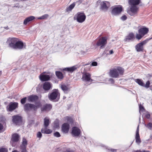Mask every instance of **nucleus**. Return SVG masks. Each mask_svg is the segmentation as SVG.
<instances>
[{"instance_id": "obj_1", "label": "nucleus", "mask_w": 152, "mask_h": 152, "mask_svg": "<svg viewBox=\"0 0 152 152\" xmlns=\"http://www.w3.org/2000/svg\"><path fill=\"white\" fill-rule=\"evenodd\" d=\"M15 39H10L7 42L9 43V46L11 48L14 49L21 50L23 47H25V43L21 41H16Z\"/></svg>"}, {"instance_id": "obj_35", "label": "nucleus", "mask_w": 152, "mask_h": 152, "mask_svg": "<svg viewBox=\"0 0 152 152\" xmlns=\"http://www.w3.org/2000/svg\"><path fill=\"white\" fill-rule=\"evenodd\" d=\"M27 98L26 97H24L22 99L20 100V102L22 104H24L26 102Z\"/></svg>"}, {"instance_id": "obj_57", "label": "nucleus", "mask_w": 152, "mask_h": 152, "mask_svg": "<svg viewBox=\"0 0 152 152\" xmlns=\"http://www.w3.org/2000/svg\"><path fill=\"white\" fill-rule=\"evenodd\" d=\"M83 4H85V3H83Z\"/></svg>"}, {"instance_id": "obj_56", "label": "nucleus", "mask_w": 152, "mask_h": 152, "mask_svg": "<svg viewBox=\"0 0 152 152\" xmlns=\"http://www.w3.org/2000/svg\"><path fill=\"white\" fill-rule=\"evenodd\" d=\"M16 69H15V70H16ZM15 70V69H13V70Z\"/></svg>"}, {"instance_id": "obj_34", "label": "nucleus", "mask_w": 152, "mask_h": 152, "mask_svg": "<svg viewBox=\"0 0 152 152\" xmlns=\"http://www.w3.org/2000/svg\"><path fill=\"white\" fill-rule=\"evenodd\" d=\"M145 126L150 129H152V124L149 123L148 124H145Z\"/></svg>"}, {"instance_id": "obj_50", "label": "nucleus", "mask_w": 152, "mask_h": 152, "mask_svg": "<svg viewBox=\"0 0 152 152\" xmlns=\"http://www.w3.org/2000/svg\"><path fill=\"white\" fill-rule=\"evenodd\" d=\"M130 39V38H129V39H124V41H125V42H126V41H128V42H129L130 41V40L131 39Z\"/></svg>"}, {"instance_id": "obj_59", "label": "nucleus", "mask_w": 152, "mask_h": 152, "mask_svg": "<svg viewBox=\"0 0 152 152\" xmlns=\"http://www.w3.org/2000/svg\"><path fill=\"white\" fill-rule=\"evenodd\" d=\"M151 38H152V37H151Z\"/></svg>"}, {"instance_id": "obj_51", "label": "nucleus", "mask_w": 152, "mask_h": 152, "mask_svg": "<svg viewBox=\"0 0 152 152\" xmlns=\"http://www.w3.org/2000/svg\"><path fill=\"white\" fill-rule=\"evenodd\" d=\"M113 53V50H111L109 51V54H112Z\"/></svg>"}, {"instance_id": "obj_12", "label": "nucleus", "mask_w": 152, "mask_h": 152, "mask_svg": "<svg viewBox=\"0 0 152 152\" xmlns=\"http://www.w3.org/2000/svg\"><path fill=\"white\" fill-rule=\"evenodd\" d=\"M122 10V7L121 6H119L114 7L112 11V13L114 15H116L120 13Z\"/></svg>"}, {"instance_id": "obj_28", "label": "nucleus", "mask_w": 152, "mask_h": 152, "mask_svg": "<svg viewBox=\"0 0 152 152\" xmlns=\"http://www.w3.org/2000/svg\"><path fill=\"white\" fill-rule=\"evenodd\" d=\"M41 132L42 133L46 134H50L52 132V130L51 129H47L45 127L44 128H42L41 129Z\"/></svg>"}, {"instance_id": "obj_9", "label": "nucleus", "mask_w": 152, "mask_h": 152, "mask_svg": "<svg viewBox=\"0 0 152 152\" xmlns=\"http://www.w3.org/2000/svg\"><path fill=\"white\" fill-rule=\"evenodd\" d=\"M107 39H99L96 43L97 46H100V49L104 48L107 43Z\"/></svg>"}, {"instance_id": "obj_36", "label": "nucleus", "mask_w": 152, "mask_h": 152, "mask_svg": "<svg viewBox=\"0 0 152 152\" xmlns=\"http://www.w3.org/2000/svg\"><path fill=\"white\" fill-rule=\"evenodd\" d=\"M134 34L133 33H131L129 34L126 38H133L134 37Z\"/></svg>"}, {"instance_id": "obj_4", "label": "nucleus", "mask_w": 152, "mask_h": 152, "mask_svg": "<svg viewBox=\"0 0 152 152\" xmlns=\"http://www.w3.org/2000/svg\"><path fill=\"white\" fill-rule=\"evenodd\" d=\"M149 29L145 27H143L139 29L138 33L136 34V38H142L147 34Z\"/></svg>"}, {"instance_id": "obj_44", "label": "nucleus", "mask_w": 152, "mask_h": 152, "mask_svg": "<svg viewBox=\"0 0 152 152\" xmlns=\"http://www.w3.org/2000/svg\"><path fill=\"white\" fill-rule=\"evenodd\" d=\"M127 19L126 16L125 15H123L121 18V19L123 20H126Z\"/></svg>"}, {"instance_id": "obj_10", "label": "nucleus", "mask_w": 152, "mask_h": 152, "mask_svg": "<svg viewBox=\"0 0 152 152\" xmlns=\"http://www.w3.org/2000/svg\"><path fill=\"white\" fill-rule=\"evenodd\" d=\"M12 121L13 123L16 125H19L22 121V118L18 115L12 116Z\"/></svg>"}, {"instance_id": "obj_53", "label": "nucleus", "mask_w": 152, "mask_h": 152, "mask_svg": "<svg viewBox=\"0 0 152 152\" xmlns=\"http://www.w3.org/2000/svg\"><path fill=\"white\" fill-rule=\"evenodd\" d=\"M4 28L6 29V30H7L8 29H9V28L8 27V26H6V27H3Z\"/></svg>"}, {"instance_id": "obj_26", "label": "nucleus", "mask_w": 152, "mask_h": 152, "mask_svg": "<svg viewBox=\"0 0 152 152\" xmlns=\"http://www.w3.org/2000/svg\"><path fill=\"white\" fill-rule=\"evenodd\" d=\"M77 69L75 66H73L70 67H67L64 68L63 69L64 71H66L70 72H72Z\"/></svg>"}, {"instance_id": "obj_48", "label": "nucleus", "mask_w": 152, "mask_h": 152, "mask_svg": "<svg viewBox=\"0 0 152 152\" xmlns=\"http://www.w3.org/2000/svg\"><path fill=\"white\" fill-rule=\"evenodd\" d=\"M145 116V117L148 119L150 118V115L149 113L146 114Z\"/></svg>"}, {"instance_id": "obj_15", "label": "nucleus", "mask_w": 152, "mask_h": 152, "mask_svg": "<svg viewBox=\"0 0 152 152\" xmlns=\"http://www.w3.org/2000/svg\"><path fill=\"white\" fill-rule=\"evenodd\" d=\"M38 99V97L37 95H32L28 96V100L29 102H34L36 104Z\"/></svg>"}, {"instance_id": "obj_27", "label": "nucleus", "mask_w": 152, "mask_h": 152, "mask_svg": "<svg viewBox=\"0 0 152 152\" xmlns=\"http://www.w3.org/2000/svg\"><path fill=\"white\" fill-rule=\"evenodd\" d=\"M50 123V119L48 117L45 118L44 119V126L46 128L48 127Z\"/></svg>"}, {"instance_id": "obj_8", "label": "nucleus", "mask_w": 152, "mask_h": 152, "mask_svg": "<svg viewBox=\"0 0 152 152\" xmlns=\"http://www.w3.org/2000/svg\"><path fill=\"white\" fill-rule=\"evenodd\" d=\"M147 39L142 42H141L137 44L135 46V49L137 52L143 51V45H145L149 40L150 39Z\"/></svg>"}, {"instance_id": "obj_45", "label": "nucleus", "mask_w": 152, "mask_h": 152, "mask_svg": "<svg viewBox=\"0 0 152 152\" xmlns=\"http://www.w3.org/2000/svg\"><path fill=\"white\" fill-rule=\"evenodd\" d=\"M97 62L96 61L93 62L91 63V65L93 66H95L97 65Z\"/></svg>"}, {"instance_id": "obj_13", "label": "nucleus", "mask_w": 152, "mask_h": 152, "mask_svg": "<svg viewBox=\"0 0 152 152\" xmlns=\"http://www.w3.org/2000/svg\"><path fill=\"white\" fill-rule=\"evenodd\" d=\"M110 6V2L108 1H103L101 4V9L104 11H107Z\"/></svg>"}, {"instance_id": "obj_31", "label": "nucleus", "mask_w": 152, "mask_h": 152, "mask_svg": "<svg viewBox=\"0 0 152 152\" xmlns=\"http://www.w3.org/2000/svg\"><path fill=\"white\" fill-rule=\"evenodd\" d=\"M135 81L139 85L143 87L144 86V84L142 80L139 79H137L135 80Z\"/></svg>"}, {"instance_id": "obj_43", "label": "nucleus", "mask_w": 152, "mask_h": 152, "mask_svg": "<svg viewBox=\"0 0 152 152\" xmlns=\"http://www.w3.org/2000/svg\"><path fill=\"white\" fill-rule=\"evenodd\" d=\"M140 112V111H143L144 110V109L143 107L141 105L139 106Z\"/></svg>"}, {"instance_id": "obj_14", "label": "nucleus", "mask_w": 152, "mask_h": 152, "mask_svg": "<svg viewBox=\"0 0 152 152\" xmlns=\"http://www.w3.org/2000/svg\"><path fill=\"white\" fill-rule=\"evenodd\" d=\"M42 112H48L50 111L52 108L51 104H46L40 107Z\"/></svg>"}, {"instance_id": "obj_18", "label": "nucleus", "mask_w": 152, "mask_h": 152, "mask_svg": "<svg viewBox=\"0 0 152 152\" xmlns=\"http://www.w3.org/2000/svg\"><path fill=\"white\" fill-rule=\"evenodd\" d=\"M91 75L88 73H86L83 74V75L82 79L83 80L86 81H89L90 80L92 81V80L91 79Z\"/></svg>"}, {"instance_id": "obj_41", "label": "nucleus", "mask_w": 152, "mask_h": 152, "mask_svg": "<svg viewBox=\"0 0 152 152\" xmlns=\"http://www.w3.org/2000/svg\"><path fill=\"white\" fill-rule=\"evenodd\" d=\"M84 0H79L78 1H76V2H74V3H75V5L76 4H77V5H79L81 3H82Z\"/></svg>"}, {"instance_id": "obj_37", "label": "nucleus", "mask_w": 152, "mask_h": 152, "mask_svg": "<svg viewBox=\"0 0 152 152\" xmlns=\"http://www.w3.org/2000/svg\"><path fill=\"white\" fill-rule=\"evenodd\" d=\"M150 84V81H148L146 82L145 85H144V86L143 87H145L146 88H148L149 87Z\"/></svg>"}, {"instance_id": "obj_30", "label": "nucleus", "mask_w": 152, "mask_h": 152, "mask_svg": "<svg viewBox=\"0 0 152 152\" xmlns=\"http://www.w3.org/2000/svg\"><path fill=\"white\" fill-rule=\"evenodd\" d=\"M56 76L58 78L62 79L63 78V76L62 73L60 71H56Z\"/></svg>"}, {"instance_id": "obj_11", "label": "nucleus", "mask_w": 152, "mask_h": 152, "mask_svg": "<svg viewBox=\"0 0 152 152\" xmlns=\"http://www.w3.org/2000/svg\"><path fill=\"white\" fill-rule=\"evenodd\" d=\"M18 103L16 102H11L8 107H7V109L8 111H12L18 107Z\"/></svg>"}, {"instance_id": "obj_21", "label": "nucleus", "mask_w": 152, "mask_h": 152, "mask_svg": "<svg viewBox=\"0 0 152 152\" xmlns=\"http://www.w3.org/2000/svg\"><path fill=\"white\" fill-rule=\"evenodd\" d=\"M22 141V143L20 145V149H26V146L28 144L27 140L24 137H23Z\"/></svg>"}, {"instance_id": "obj_42", "label": "nucleus", "mask_w": 152, "mask_h": 152, "mask_svg": "<svg viewBox=\"0 0 152 152\" xmlns=\"http://www.w3.org/2000/svg\"><path fill=\"white\" fill-rule=\"evenodd\" d=\"M42 134L40 132H38L37 134V137L40 139L42 137Z\"/></svg>"}, {"instance_id": "obj_19", "label": "nucleus", "mask_w": 152, "mask_h": 152, "mask_svg": "<svg viewBox=\"0 0 152 152\" xmlns=\"http://www.w3.org/2000/svg\"><path fill=\"white\" fill-rule=\"evenodd\" d=\"M62 130L63 132L66 133L68 132L69 128V125L67 123H65L62 126Z\"/></svg>"}, {"instance_id": "obj_52", "label": "nucleus", "mask_w": 152, "mask_h": 152, "mask_svg": "<svg viewBox=\"0 0 152 152\" xmlns=\"http://www.w3.org/2000/svg\"><path fill=\"white\" fill-rule=\"evenodd\" d=\"M110 150H111V151L113 152H116V149H110Z\"/></svg>"}, {"instance_id": "obj_39", "label": "nucleus", "mask_w": 152, "mask_h": 152, "mask_svg": "<svg viewBox=\"0 0 152 152\" xmlns=\"http://www.w3.org/2000/svg\"><path fill=\"white\" fill-rule=\"evenodd\" d=\"M7 149L5 148H1L0 149V152H7Z\"/></svg>"}, {"instance_id": "obj_46", "label": "nucleus", "mask_w": 152, "mask_h": 152, "mask_svg": "<svg viewBox=\"0 0 152 152\" xmlns=\"http://www.w3.org/2000/svg\"><path fill=\"white\" fill-rule=\"evenodd\" d=\"M109 81L111 82L112 83H114V80L112 78L110 79L109 80Z\"/></svg>"}, {"instance_id": "obj_38", "label": "nucleus", "mask_w": 152, "mask_h": 152, "mask_svg": "<svg viewBox=\"0 0 152 152\" xmlns=\"http://www.w3.org/2000/svg\"><path fill=\"white\" fill-rule=\"evenodd\" d=\"M54 136L56 137H60L61 135L59 132H56L54 133Z\"/></svg>"}, {"instance_id": "obj_22", "label": "nucleus", "mask_w": 152, "mask_h": 152, "mask_svg": "<svg viewBox=\"0 0 152 152\" xmlns=\"http://www.w3.org/2000/svg\"><path fill=\"white\" fill-rule=\"evenodd\" d=\"M140 0H129V3L131 6H136L139 4Z\"/></svg>"}, {"instance_id": "obj_49", "label": "nucleus", "mask_w": 152, "mask_h": 152, "mask_svg": "<svg viewBox=\"0 0 152 152\" xmlns=\"http://www.w3.org/2000/svg\"><path fill=\"white\" fill-rule=\"evenodd\" d=\"M66 152H72V151L69 148L66 149Z\"/></svg>"}, {"instance_id": "obj_2", "label": "nucleus", "mask_w": 152, "mask_h": 152, "mask_svg": "<svg viewBox=\"0 0 152 152\" xmlns=\"http://www.w3.org/2000/svg\"><path fill=\"white\" fill-rule=\"evenodd\" d=\"M42 106V104L40 102L38 101L36 103V105L29 103H26L24 105V109L26 112L30 111L32 109L36 111L38 108Z\"/></svg>"}, {"instance_id": "obj_33", "label": "nucleus", "mask_w": 152, "mask_h": 152, "mask_svg": "<svg viewBox=\"0 0 152 152\" xmlns=\"http://www.w3.org/2000/svg\"><path fill=\"white\" fill-rule=\"evenodd\" d=\"M48 16L49 15L48 14H46L42 15L40 17L38 18L37 19L40 20L44 19L47 18L48 17Z\"/></svg>"}, {"instance_id": "obj_40", "label": "nucleus", "mask_w": 152, "mask_h": 152, "mask_svg": "<svg viewBox=\"0 0 152 152\" xmlns=\"http://www.w3.org/2000/svg\"><path fill=\"white\" fill-rule=\"evenodd\" d=\"M21 151L20 152H27L26 149H20ZM12 152H18V151L16 150H15L12 151Z\"/></svg>"}, {"instance_id": "obj_23", "label": "nucleus", "mask_w": 152, "mask_h": 152, "mask_svg": "<svg viewBox=\"0 0 152 152\" xmlns=\"http://www.w3.org/2000/svg\"><path fill=\"white\" fill-rule=\"evenodd\" d=\"M136 142L137 143H140L141 142V140L139 134V126H138L136 132L135 136Z\"/></svg>"}, {"instance_id": "obj_29", "label": "nucleus", "mask_w": 152, "mask_h": 152, "mask_svg": "<svg viewBox=\"0 0 152 152\" xmlns=\"http://www.w3.org/2000/svg\"><path fill=\"white\" fill-rule=\"evenodd\" d=\"M138 8L136 6H132L130 8L131 12L135 14L137 12Z\"/></svg>"}, {"instance_id": "obj_20", "label": "nucleus", "mask_w": 152, "mask_h": 152, "mask_svg": "<svg viewBox=\"0 0 152 152\" xmlns=\"http://www.w3.org/2000/svg\"><path fill=\"white\" fill-rule=\"evenodd\" d=\"M61 88L62 90L65 94H67L70 91V88L68 85L62 84L61 86Z\"/></svg>"}, {"instance_id": "obj_25", "label": "nucleus", "mask_w": 152, "mask_h": 152, "mask_svg": "<svg viewBox=\"0 0 152 152\" xmlns=\"http://www.w3.org/2000/svg\"><path fill=\"white\" fill-rule=\"evenodd\" d=\"M34 19L35 17L32 16L28 17L24 20L23 22V24L25 25H26L28 22L31 21Z\"/></svg>"}, {"instance_id": "obj_6", "label": "nucleus", "mask_w": 152, "mask_h": 152, "mask_svg": "<svg viewBox=\"0 0 152 152\" xmlns=\"http://www.w3.org/2000/svg\"><path fill=\"white\" fill-rule=\"evenodd\" d=\"M75 16L76 17V19L77 22L80 23L83 22L85 20L86 18V16L83 12H78Z\"/></svg>"}, {"instance_id": "obj_32", "label": "nucleus", "mask_w": 152, "mask_h": 152, "mask_svg": "<svg viewBox=\"0 0 152 152\" xmlns=\"http://www.w3.org/2000/svg\"><path fill=\"white\" fill-rule=\"evenodd\" d=\"M75 6V3L73 2L72 4H71L66 9V10L67 12L71 11L72 9L74 8Z\"/></svg>"}, {"instance_id": "obj_17", "label": "nucleus", "mask_w": 152, "mask_h": 152, "mask_svg": "<svg viewBox=\"0 0 152 152\" xmlns=\"http://www.w3.org/2000/svg\"><path fill=\"white\" fill-rule=\"evenodd\" d=\"M52 88V85L48 82H45L43 85V88L46 92H47Z\"/></svg>"}, {"instance_id": "obj_16", "label": "nucleus", "mask_w": 152, "mask_h": 152, "mask_svg": "<svg viewBox=\"0 0 152 152\" xmlns=\"http://www.w3.org/2000/svg\"><path fill=\"white\" fill-rule=\"evenodd\" d=\"M72 135L75 137L78 136L80 133V129L77 127H74L72 128Z\"/></svg>"}, {"instance_id": "obj_47", "label": "nucleus", "mask_w": 152, "mask_h": 152, "mask_svg": "<svg viewBox=\"0 0 152 152\" xmlns=\"http://www.w3.org/2000/svg\"><path fill=\"white\" fill-rule=\"evenodd\" d=\"M4 127L3 125L1 123H0V132L3 129Z\"/></svg>"}, {"instance_id": "obj_54", "label": "nucleus", "mask_w": 152, "mask_h": 152, "mask_svg": "<svg viewBox=\"0 0 152 152\" xmlns=\"http://www.w3.org/2000/svg\"><path fill=\"white\" fill-rule=\"evenodd\" d=\"M100 38H106V37H101Z\"/></svg>"}, {"instance_id": "obj_5", "label": "nucleus", "mask_w": 152, "mask_h": 152, "mask_svg": "<svg viewBox=\"0 0 152 152\" xmlns=\"http://www.w3.org/2000/svg\"><path fill=\"white\" fill-rule=\"evenodd\" d=\"M60 96V94L58 89H54L52 92L48 94V97L49 99L50 100L55 99L56 98L59 99Z\"/></svg>"}, {"instance_id": "obj_24", "label": "nucleus", "mask_w": 152, "mask_h": 152, "mask_svg": "<svg viewBox=\"0 0 152 152\" xmlns=\"http://www.w3.org/2000/svg\"><path fill=\"white\" fill-rule=\"evenodd\" d=\"M40 80L42 81H46L49 80L50 77L48 75H41L39 76Z\"/></svg>"}, {"instance_id": "obj_55", "label": "nucleus", "mask_w": 152, "mask_h": 152, "mask_svg": "<svg viewBox=\"0 0 152 152\" xmlns=\"http://www.w3.org/2000/svg\"><path fill=\"white\" fill-rule=\"evenodd\" d=\"M148 76H150V77H151V75H150V74H148Z\"/></svg>"}, {"instance_id": "obj_7", "label": "nucleus", "mask_w": 152, "mask_h": 152, "mask_svg": "<svg viewBox=\"0 0 152 152\" xmlns=\"http://www.w3.org/2000/svg\"><path fill=\"white\" fill-rule=\"evenodd\" d=\"M20 137V135L17 133H14L12 135L10 143L12 146H15V143L19 141Z\"/></svg>"}, {"instance_id": "obj_3", "label": "nucleus", "mask_w": 152, "mask_h": 152, "mask_svg": "<svg viewBox=\"0 0 152 152\" xmlns=\"http://www.w3.org/2000/svg\"><path fill=\"white\" fill-rule=\"evenodd\" d=\"M124 72V69L120 67H118L116 69L111 70L110 72V75L112 77L117 78L119 75H122Z\"/></svg>"}, {"instance_id": "obj_58", "label": "nucleus", "mask_w": 152, "mask_h": 152, "mask_svg": "<svg viewBox=\"0 0 152 152\" xmlns=\"http://www.w3.org/2000/svg\"><path fill=\"white\" fill-rule=\"evenodd\" d=\"M12 38H15V37H12Z\"/></svg>"}]
</instances>
